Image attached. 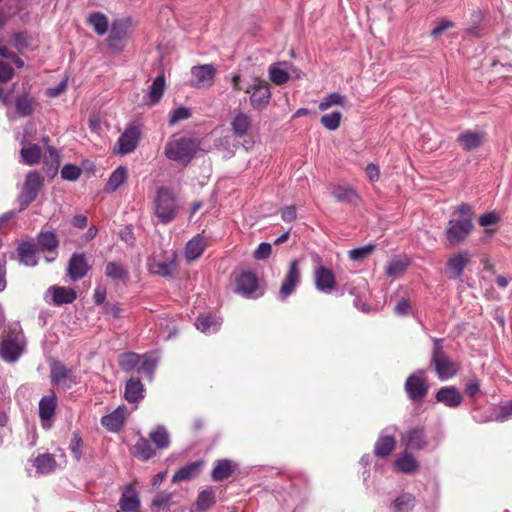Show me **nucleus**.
<instances>
[{
  "label": "nucleus",
  "mask_w": 512,
  "mask_h": 512,
  "mask_svg": "<svg viewBox=\"0 0 512 512\" xmlns=\"http://www.w3.org/2000/svg\"><path fill=\"white\" fill-rule=\"evenodd\" d=\"M454 215L456 217L448 221L444 231L447 241L452 246L466 241L474 228L473 210L470 204H460Z\"/></svg>",
  "instance_id": "1"
},
{
  "label": "nucleus",
  "mask_w": 512,
  "mask_h": 512,
  "mask_svg": "<svg viewBox=\"0 0 512 512\" xmlns=\"http://www.w3.org/2000/svg\"><path fill=\"white\" fill-rule=\"evenodd\" d=\"M178 205L173 192L167 187H160L154 198V213L163 224L176 218Z\"/></svg>",
  "instance_id": "2"
},
{
  "label": "nucleus",
  "mask_w": 512,
  "mask_h": 512,
  "mask_svg": "<svg viewBox=\"0 0 512 512\" xmlns=\"http://www.w3.org/2000/svg\"><path fill=\"white\" fill-rule=\"evenodd\" d=\"M198 148L199 144L195 139L181 137L168 141L164 153L170 160L187 163L194 157Z\"/></svg>",
  "instance_id": "3"
},
{
  "label": "nucleus",
  "mask_w": 512,
  "mask_h": 512,
  "mask_svg": "<svg viewBox=\"0 0 512 512\" xmlns=\"http://www.w3.org/2000/svg\"><path fill=\"white\" fill-rule=\"evenodd\" d=\"M244 92L250 93V105L257 111L264 110L272 96L269 83L259 77L254 78L253 83Z\"/></svg>",
  "instance_id": "4"
},
{
  "label": "nucleus",
  "mask_w": 512,
  "mask_h": 512,
  "mask_svg": "<svg viewBox=\"0 0 512 512\" xmlns=\"http://www.w3.org/2000/svg\"><path fill=\"white\" fill-rule=\"evenodd\" d=\"M431 365L441 380L453 377L458 371L457 365L444 353L438 340L434 343Z\"/></svg>",
  "instance_id": "5"
},
{
  "label": "nucleus",
  "mask_w": 512,
  "mask_h": 512,
  "mask_svg": "<svg viewBox=\"0 0 512 512\" xmlns=\"http://www.w3.org/2000/svg\"><path fill=\"white\" fill-rule=\"evenodd\" d=\"M44 178L37 171L27 174L22 191L18 197L20 210L26 209L38 196L43 186Z\"/></svg>",
  "instance_id": "6"
},
{
  "label": "nucleus",
  "mask_w": 512,
  "mask_h": 512,
  "mask_svg": "<svg viewBox=\"0 0 512 512\" xmlns=\"http://www.w3.org/2000/svg\"><path fill=\"white\" fill-rule=\"evenodd\" d=\"M141 137V125L135 122L130 123L120 135L114 152L121 155L132 153L137 148Z\"/></svg>",
  "instance_id": "7"
},
{
  "label": "nucleus",
  "mask_w": 512,
  "mask_h": 512,
  "mask_svg": "<svg viewBox=\"0 0 512 512\" xmlns=\"http://www.w3.org/2000/svg\"><path fill=\"white\" fill-rule=\"evenodd\" d=\"M259 290L257 276L251 271H242L235 274V292L244 297H258L263 292L255 294Z\"/></svg>",
  "instance_id": "8"
},
{
  "label": "nucleus",
  "mask_w": 512,
  "mask_h": 512,
  "mask_svg": "<svg viewBox=\"0 0 512 512\" xmlns=\"http://www.w3.org/2000/svg\"><path fill=\"white\" fill-rule=\"evenodd\" d=\"M24 349L23 336L20 333H9L1 342L0 356L7 362H15Z\"/></svg>",
  "instance_id": "9"
},
{
  "label": "nucleus",
  "mask_w": 512,
  "mask_h": 512,
  "mask_svg": "<svg viewBox=\"0 0 512 512\" xmlns=\"http://www.w3.org/2000/svg\"><path fill=\"white\" fill-rule=\"evenodd\" d=\"M50 380L53 385L61 386L64 389H70L76 384L73 370L59 361H54L51 364Z\"/></svg>",
  "instance_id": "10"
},
{
  "label": "nucleus",
  "mask_w": 512,
  "mask_h": 512,
  "mask_svg": "<svg viewBox=\"0 0 512 512\" xmlns=\"http://www.w3.org/2000/svg\"><path fill=\"white\" fill-rule=\"evenodd\" d=\"M472 258L468 251L463 250L452 255L446 262L445 273L448 279H458L465 268L471 263Z\"/></svg>",
  "instance_id": "11"
},
{
  "label": "nucleus",
  "mask_w": 512,
  "mask_h": 512,
  "mask_svg": "<svg viewBox=\"0 0 512 512\" xmlns=\"http://www.w3.org/2000/svg\"><path fill=\"white\" fill-rule=\"evenodd\" d=\"M192 85L197 88H209L213 85L216 68L212 64H203L191 68Z\"/></svg>",
  "instance_id": "12"
},
{
  "label": "nucleus",
  "mask_w": 512,
  "mask_h": 512,
  "mask_svg": "<svg viewBox=\"0 0 512 512\" xmlns=\"http://www.w3.org/2000/svg\"><path fill=\"white\" fill-rule=\"evenodd\" d=\"M423 373L424 371L420 370L418 373L409 375L406 379L405 391L412 400H420L428 393V385L421 376Z\"/></svg>",
  "instance_id": "13"
},
{
  "label": "nucleus",
  "mask_w": 512,
  "mask_h": 512,
  "mask_svg": "<svg viewBox=\"0 0 512 512\" xmlns=\"http://www.w3.org/2000/svg\"><path fill=\"white\" fill-rule=\"evenodd\" d=\"M401 443L407 450L418 451L428 446V439L423 427L409 429L401 437Z\"/></svg>",
  "instance_id": "14"
},
{
  "label": "nucleus",
  "mask_w": 512,
  "mask_h": 512,
  "mask_svg": "<svg viewBox=\"0 0 512 512\" xmlns=\"http://www.w3.org/2000/svg\"><path fill=\"white\" fill-rule=\"evenodd\" d=\"M314 282L318 291L331 293L336 286L335 274L325 266H318L314 270Z\"/></svg>",
  "instance_id": "15"
},
{
  "label": "nucleus",
  "mask_w": 512,
  "mask_h": 512,
  "mask_svg": "<svg viewBox=\"0 0 512 512\" xmlns=\"http://www.w3.org/2000/svg\"><path fill=\"white\" fill-rule=\"evenodd\" d=\"M300 281V270L298 267V262L293 260L290 263L289 270L285 275L283 283L280 287L279 294L282 299L288 297L296 288Z\"/></svg>",
  "instance_id": "16"
},
{
  "label": "nucleus",
  "mask_w": 512,
  "mask_h": 512,
  "mask_svg": "<svg viewBox=\"0 0 512 512\" xmlns=\"http://www.w3.org/2000/svg\"><path fill=\"white\" fill-rule=\"evenodd\" d=\"M89 265L84 253H74L68 264V276L73 280L77 281L82 279L88 272Z\"/></svg>",
  "instance_id": "17"
},
{
  "label": "nucleus",
  "mask_w": 512,
  "mask_h": 512,
  "mask_svg": "<svg viewBox=\"0 0 512 512\" xmlns=\"http://www.w3.org/2000/svg\"><path fill=\"white\" fill-rule=\"evenodd\" d=\"M436 400L447 407L457 408L463 402V396L454 386L440 388L436 393Z\"/></svg>",
  "instance_id": "18"
},
{
  "label": "nucleus",
  "mask_w": 512,
  "mask_h": 512,
  "mask_svg": "<svg viewBox=\"0 0 512 512\" xmlns=\"http://www.w3.org/2000/svg\"><path fill=\"white\" fill-rule=\"evenodd\" d=\"M485 133L480 131H464L457 137L458 144L465 151H472L483 145Z\"/></svg>",
  "instance_id": "19"
},
{
  "label": "nucleus",
  "mask_w": 512,
  "mask_h": 512,
  "mask_svg": "<svg viewBox=\"0 0 512 512\" xmlns=\"http://www.w3.org/2000/svg\"><path fill=\"white\" fill-rule=\"evenodd\" d=\"M128 413L126 406H119L112 413L105 415L101 418V424L109 431H119L126 420Z\"/></svg>",
  "instance_id": "20"
},
{
  "label": "nucleus",
  "mask_w": 512,
  "mask_h": 512,
  "mask_svg": "<svg viewBox=\"0 0 512 512\" xmlns=\"http://www.w3.org/2000/svg\"><path fill=\"white\" fill-rule=\"evenodd\" d=\"M47 294L51 296L52 303L56 306L72 303L77 294L74 289L63 286H51L47 290Z\"/></svg>",
  "instance_id": "21"
},
{
  "label": "nucleus",
  "mask_w": 512,
  "mask_h": 512,
  "mask_svg": "<svg viewBox=\"0 0 512 512\" xmlns=\"http://www.w3.org/2000/svg\"><path fill=\"white\" fill-rule=\"evenodd\" d=\"M131 454L135 458L146 462L156 455V450L152 447L147 438L140 436L131 448Z\"/></svg>",
  "instance_id": "22"
},
{
  "label": "nucleus",
  "mask_w": 512,
  "mask_h": 512,
  "mask_svg": "<svg viewBox=\"0 0 512 512\" xmlns=\"http://www.w3.org/2000/svg\"><path fill=\"white\" fill-rule=\"evenodd\" d=\"M124 398L129 403H136L144 398V387L138 378H130L126 382Z\"/></svg>",
  "instance_id": "23"
},
{
  "label": "nucleus",
  "mask_w": 512,
  "mask_h": 512,
  "mask_svg": "<svg viewBox=\"0 0 512 512\" xmlns=\"http://www.w3.org/2000/svg\"><path fill=\"white\" fill-rule=\"evenodd\" d=\"M206 240L200 234H197L188 241L185 247V256L188 261H194L201 256L206 248Z\"/></svg>",
  "instance_id": "24"
},
{
  "label": "nucleus",
  "mask_w": 512,
  "mask_h": 512,
  "mask_svg": "<svg viewBox=\"0 0 512 512\" xmlns=\"http://www.w3.org/2000/svg\"><path fill=\"white\" fill-rule=\"evenodd\" d=\"M56 406L57 399L53 391H51L49 395L42 397L39 402L40 419L43 422L50 420L54 416Z\"/></svg>",
  "instance_id": "25"
},
{
  "label": "nucleus",
  "mask_w": 512,
  "mask_h": 512,
  "mask_svg": "<svg viewBox=\"0 0 512 512\" xmlns=\"http://www.w3.org/2000/svg\"><path fill=\"white\" fill-rule=\"evenodd\" d=\"M202 466H203L202 461H195V462L189 463L176 471V473L173 475L172 481L179 482V481L193 479L199 475Z\"/></svg>",
  "instance_id": "26"
},
{
  "label": "nucleus",
  "mask_w": 512,
  "mask_h": 512,
  "mask_svg": "<svg viewBox=\"0 0 512 512\" xmlns=\"http://www.w3.org/2000/svg\"><path fill=\"white\" fill-rule=\"evenodd\" d=\"M251 124V117L242 111H238L231 122L232 131L235 136L243 137L250 129Z\"/></svg>",
  "instance_id": "27"
},
{
  "label": "nucleus",
  "mask_w": 512,
  "mask_h": 512,
  "mask_svg": "<svg viewBox=\"0 0 512 512\" xmlns=\"http://www.w3.org/2000/svg\"><path fill=\"white\" fill-rule=\"evenodd\" d=\"M165 91V78L164 75L161 74L157 76L152 85L150 86L149 93H148V102H146L147 105L153 106L157 104L160 99L162 98Z\"/></svg>",
  "instance_id": "28"
},
{
  "label": "nucleus",
  "mask_w": 512,
  "mask_h": 512,
  "mask_svg": "<svg viewBox=\"0 0 512 512\" xmlns=\"http://www.w3.org/2000/svg\"><path fill=\"white\" fill-rule=\"evenodd\" d=\"M395 445L393 436H380L375 443L374 454L379 458H385L394 450Z\"/></svg>",
  "instance_id": "29"
},
{
  "label": "nucleus",
  "mask_w": 512,
  "mask_h": 512,
  "mask_svg": "<svg viewBox=\"0 0 512 512\" xmlns=\"http://www.w3.org/2000/svg\"><path fill=\"white\" fill-rule=\"evenodd\" d=\"M332 195L338 202L348 204H356L359 199L355 190L349 186H335L332 190Z\"/></svg>",
  "instance_id": "30"
},
{
  "label": "nucleus",
  "mask_w": 512,
  "mask_h": 512,
  "mask_svg": "<svg viewBox=\"0 0 512 512\" xmlns=\"http://www.w3.org/2000/svg\"><path fill=\"white\" fill-rule=\"evenodd\" d=\"M235 465L231 460H218L212 470V478L215 481H223L227 479L234 471Z\"/></svg>",
  "instance_id": "31"
},
{
  "label": "nucleus",
  "mask_w": 512,
  "mask_h": 512,
  "mask_svg": "<svg viewBox=\"0 0 512 512\" xmlns=\"http://www.w3.org/2000/svg\"><path fill=\"white\" fill-rule=\"evenodd\" d=\"M34 466L40 474L51 473L56 468L55 457L50 453L41 454L35 458Z\"/></svg>",
  "instance_id": "32"
},
{
  "label": "nucleus",
  "mask_w": 512,
  "mask_h": 512,
  "mask_svg": "<svg viewBox=\"0 0 512 512\" xmlns=\"http://www.w3.org/2000/svg\"><path fill=\"white\" fill-rule=\"evenodd\" d=\"M149 439L157 449H166L170 445V436L164 426H157L149 433Z\"/></svg>",
  "instance_id": "33"
},
{
  "label": "nucleus",
  "mask_w": 512,
  "mask_h": 512,
  "mask_svg": "<svg viewBox=\"0 0 512 512\" xmlns=\"http://www.w3.org/2000/svg\"><path fill=\"white\" fill-rule=\"evenodd\" d=\"M36 245L33 242H24L19 245L18 253L23 262L27 266H35L37 260L35 258Z\"/></svg>",
  "instance_id": "34"
},
{
  "label": "nucleus",
  "mask_w": 512,
  "mask_h": 512,
  "mask_svg": "<svg viewBox=\"0 0 512 512\" xmlns=\"http://www.w3.org/2000/svg\"><path fill=\"white\" fill-rule=\"evenodd\" d=\"M128 171L124 166H119L113 173L110 175L108 182L106 184V191L114 192L116 191L127 179Z\"/></svg>",
  "instance_id": "35"
},
{
  "label": "nucleus",
  "mask_w": 512,
  "mask_h": 512,
  "mask_svg": "<svg viewBox=\"0 0 512 512\" xmlns=\"http://www.w3.org/2000/svg\"><path fill=\"white\" fill-rule=\"evenodd\" d=\"M119 506L124 512H135L140 506V501L136 492L128 490L123 493L119 501Z\"/></svg>",
  "instance_id": "36"
},
{
  "label": "nucleus",
  "mask_w": 512,
  "mask_h": 512,
  "mask_svg": "<svg viewBox=\"0 0 512 512\" xmlns=\"http://www.w3.org/2000/svg\"><path fill=\"white\" fill-rule=\"evenodd\" d=\"M415 505V497L410 493H403L391 504L394 512H409Z\"/></svg>",
  "instance_id": "37"
},
{
  "label": "nucleus",
  "mask_w": 512,
  "mask_h": 512,
  "mask_svg": "<svg viewBox=\"0 0 512 512\" xmlns=\"http://www.w3.org/2000/svg\"><path fill=\"white\" fill-rule=\"evenodd\" d=\"M140 361V355L134 352L122 353L118 357V364L125 372H130L135 369L137 370Z\"/></svg>",
  "instance_id": "38"
},
{
  "label": "nucleus",
  "mask_w": 512,
  "mask_h": 512,
  "mask_svg": "<svg viewBox=\"0 0 512 512\" xmlns=\"http://www.w3.org/2000/svg\"><path fill=\"white\" fill-rule=\"evenodd\" d=\"M59 241L53 232H41L38 235V247L42 251L53 252L57 249Z\"/></svg>",
  "instance_id": "39"
},
{
  "label": "nucleus",
  "mask_w": 512,
  "mask_h": 512,
  "mask_svg": "<svg viewBox=\"0 0 512 512\" xmlns=\"http://www.w3.org/2000/svg\"><path fill=\"white\" fill-rule=\"evenodd\" d=\"M395 467L398 471L409 474L415 472L419 464L411 454L404 453L402 457L395 461Z\"/></svg>",
  "instance_id": "40"
},
{
  "label": "nucleus",
  "mask_w": 512,
  "mask_h": 512,
  "mask_svg": "<svg viewBox=\"0 0 512 512\" xmlns=\"http://www.w3.org/2000/svg\"><path fill=\"white\" fill-rule=\"evenodd\" d=\"M175 266V257L173 256L170 260L151 264L150 271L162 277H169L173 274Z\"/></svg>",
  "instance_id": "41"
},
{
  "label": "nucleus",
  "mask_w": 512,
  "mask_h": 512,
  "mask_svg": "<svg viewBox=\"0 0 512 512\" xmlns=\"http://www.w3.org/2000/svg\"><path fill=\"white\" fill-rule=\"evenodd\" d=\"M88 22L98 35H104L108 30V18L103 13H92Z\"/></svg>",
  "instance_id": "42"
},
{
  "label": "nucleus",
  "mask_w": 512,
  "mask_h": 512,
  "mask_svg": "<svg viewBox=\"0 0 512 512\" xmlns=\"http://www.w3.org/2000/svg\"><path fill=\"white\" fill-rule=\"evenodd\" d=\"M21 156L25 163L33 165L39 162L42 150L38 145L32 144L21 149Z\"/></svg>",
  "instance_id": "43"
},
{
  "label": "nucleus",
  "mask_w": 512,
  "mask_h": 512,
  "mask_svg": "<svg viewBox=\"0 0 512 512\" xmlns=\"http://www.w3.org/2000/svg\"><path fill=\"white\" fill-rule=\"evenodd\" d=\"M129 29V21L128 20H116L112 23L111 26V40H122L127 36Z\"/></svg>",
  "instance_id": "44"
},
{
  "label": "nucleus",
  "mask_w": 512,
  "mask_h": 512,
  "mask_svg": "<svg viewBox=\"0 0 512 512\" xmlns=\"http://www.w3.org/2000/svg\"><path fill=\"white\" fill-rule=\"evenodd\" d=\"M196 327L204 333H213L218 330V323L212 316L201 315L196 320Z\"/></svg>",
  "instance_id": "45"
},
{
  "label": "nucleus",
  "mask_w": 512,
  "mask_h": 512,
  "mask_svg": "<svg viewBox=\"0 0 512 512\" xmlns=\"http://www.w3.org/2000/svg\"><path fill=\"white\" fill-rule=\"evenodd\" d=\"M140 358L141 361L138 364L137 372L152 378V375L157 365L155 359H153L151 356L147 354L140 355Z\"/></svg>",
  "instance_id": "46"
},
{
  "label": "nucleus",
  "mask_w": 512,
  "mask_h": 512,
  "mask_svg": "<svg viewBox=\"0 0 512 512\" xmlns=\"http://www.w3.org/2000/svg\"><path fill=\"white\" fill-rule=\"evenodd\" d=\"M270 80L276 85H283L290 79L289 73L279 68L276 64H272L268 69Z\"/></svg>",
  "instance_id": "47"
},
{
  "label": "nucleus",
  "mask_w": 512,
  "mask_h": 512,
  "mask_svg": "<svg viewBox=\"0 0 512 512\" xmlns=\"http://www.w3.org/2000/svg\"><path fill=\"white\" fill-rule=\"evenodd\" d=\"M215 503V494L212 490H204L199 493L196 506L197 510L205 511Z\"/></svg>",
  "instance_id": "48"
},
{
  "label": "nucleus",
  "mask_w": 512,
  "mask_h": 512,
  "mask_svg": "<svg viewBox=\"0 0 512 512\" xmlns=\"http://www.w3.org/2000/svg\"><path fill=\"white\" fill-rule=\"evenodd\" d=\"M105 274L113 280H120L127 277L128 272L117 262H108L105 267Z\"/></svg>",
  "instance_id": "49"
},
{
  "label": "nucleus",
  "mask_w": 512,
  "mask_h": 512,
  "mask_svg": "<svg viewBox=\"0 0 512 512\" xmlns=\"http://www.w3.org/2000/svg\"><path fill=\"white\" fill-rule=\"evenodd\" d=\"M376 249L374 244H368L363 247L355 248L349 251V257L353 261H363L365 258L369 257Z\"/></svg>",
  "instance_id": "50"
},
{
  "label": "nucleus",
  "mask_w": 512,
  "mask_h": 512,
  "mask_svg": "<svg viewBox=\"0 0 512 512\" xmlns=\"http://www.w3.org/2000/svg\"><path fill=\"white\" fill-rule=\"evenodd\" d=\"M172 502V494L167 492L159 493L151 503V510L159 512L162 509L168 508Z\"/></svg>",
  "instance_id": "51"
},
{
  "label": "nucleus",
  "mask_w": 512,
  "mask_h": 512,
  "mask_svg": "<svg viewBox=\"0 0 512 512\" xmlns=\"http://www.w3.org/2000/svg\"><path fill=\"white\" fill-rule=\"evenodd\" d=\"M342 114L338 111H334L330 114H325L321 117V124L328 130H336L341 123Z\"/></svg>",
  "instance_id": "52"
},
{
  "label": "nucleus",
  "mask_w": 512,
  "mask_h": 512,
  "mask_svg": "<svg viewBox=\"0 0 512 512\" xmlns=\"http://www.w3.org/2000/svg\"><path fill=\"white\" fill-rule=\"evenodd\" d=\"M345 104V97L339 93H331L327 95L323 101L319 104V110L325 111L332 107L333 105H341Z\"/></svg>",
  "instance_id": "53"
},
{
  "label": "nucleus",
  "mask_w": 512,
  "mask_h": 512,
  "mask_svg": "<svg viewBox=\"0 0 512 512\" xmlns=\"http://www.w3.org/2000/svg\"><path fill=\"white\" fill-rule=\"evenodd\" d=\"M191 116V111L186 107H178L174 109L170 114L169 124L175 125L176 123L186 120Z\"/></svg>",
  "instance_id": "54"
},
{
  "label": "nucleus",
  "mask_w": 512,
  "mask_h": 512,
  "mask_svg": "<svg viewBox=\"0 0 512 512\" xmlns=\"http://www.w3.org/2000/svg\"><path fill=\"white\" fill-rule=\"evenodd\" d=\"M32 38L25 32H17L13 36V44L19 50L30 47Z\"/></svg>",
  "instance_id": "55"
},
{
  "label": "nucleus",
  "mask_w": 512,
  "mask_h": 512,
  "mask_svg": "<svg viewBox=\"0 0 512 512\" xmlns=\"http://www.w3.org/2000/svg\"><path fill=\"white\" fill-rule=\"evenodd\" d=\"M81 169L72 164H66L61 170V177L65 180L75 181L81 175Z\"/></svg>",
  "instance_id": "56"
},
{
  "label": "nucleus",
  "mask_w": 512,
  "mask_h": 512,
  "mask_svg": "<svg viewBox=\"0 0 512 512\" xmlns=\"http://www.w3.org/2000/svg\"><path fill=\"white\" fill-rule=\"evenodd\" d=\"M406 268H407V265L403 261L393 260L387 266L386 274L389 277H398L406 270Z\"/></svg>",
  "instance_id": "57"
},
{
  "label": "nucleus",
  "mask_w": 512,
  "mask_h": 512,
  "mask_svg": "<svg viewBox=\"0 0 512 512\" xmlns=\"http://www.w3.org/2000/svg\"><path fill=\"white\" fill-rule=\"evenodd\" d=\"M16 109L22 116H28L32 113V102L27 96H20L16 101Z\"/></svg>",
  "instance_id": "58"
},
{
  "label": "nucleus",
  "mask_w": 512,
  "mask_h": 512,
  "mask_svg": "<svg viewBox=\"0 0 512 512\" xmlns=\"http://www.w3.org/2000/svg\"><path fill=\"white\" fill-rule=\"evenodd\" d=\"M44 161L45 164H51L52 172L55 174L59 165V154L55 148L48 146Z\"/></svg>",
  "instance_id": "59"
},
{
  "label": "nucleus",
  "mask_w": 512,
  "mask_h": 512,
  "mask_svg": "<svg viewBox=\"0 0 512 512\" xmlns=\"http://www.w3.org/2000/svg\"><path fill=\"white\" fill-rule=\"evenodd\" d=\"M14 75L13 67L6 62L0 61V82L5 83L12 79Z\"/></svg>",
  "instance_id": "60"
},
{
  "label": "nucleus",
  "mask_w": 512,
  "mask_h": 512,
  "mask_svg": "<svg viewBox=\"0 0 512 512\" xmlns=\"http://www.w3.org/2000/svg\"><path fill=\"white\" fill-rule=\"evenodd\" d=\"M81 446H82L81 437L79 436L78 433H73V437H72L71 443H70V449H71L76 460H79L81 458V455H82Z\"/></svg>",
  "instance_id": "61"
},
{
  "label": "nucleus",
  "mask_w": 512,
  "mask_h": 512,
  "mask_svg": "<svg viewBox=\"0 0 512 512\" xmlns=\"http://www.w3.org/2000/svg\"><path fill=\"white\" fill-rule=\"evenodd\" d=\"M500 218L495 212H488L480 216L479 224L482 227L495 225L499 222Z\"/></svg>",
  "instance_id": "62"
},
{
  "label": "nucleus",
  "mask_w": 512,
  "mask_h": 512,
  "mask_svg": "<svg viewBox=\"0 0 512 512\" xmlns=\"http://www.w3.org/2000/svg\"><path fill=\"white\" fill-rule=\"evenodd\" d=\"M272 252V246L269 243H261L254 252V257L257 260L267 259Z\"/></svg>",
  "instance_id": "63"
},
{
  "label": "nucleus",
  "mask_w": 512,
  "mask_h": 512,
  "mask_svg": "<svg viewBox=\"0 0 512 512\" xmlns=\"http://www.w3.org/2000/svg\"><path fill=\"white\" fill-rule=\"evenodd\" d=\"M411 311V305H410V302L408 299L406 298H401L395 308H394V312L399 315V316H405V315H408Z\"/></svg>",
  "instance_id": "64"
}]
</instances>
